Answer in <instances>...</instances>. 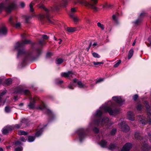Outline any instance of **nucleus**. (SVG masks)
<instances>
[{"instance_id": "obj_19", "label": "nucleus", "mask_w": 151, "mask_h": 151, "mask_svg": "<svg viewBox=\"0 0 151 151\" xmlns=\"http://www.w3.org/2000/svg\"><path fill=\"white\" fill-rule=\"evenodd\" d=\"M73 75H74L73 73L71 71H68L67 73H61V76L65 78L72 77Z\"/></svg>"}, {"instance_id": "obj_6", "label": "nucleus", "mask_w": 151, "mask_h": 151, "mask_svg": "<svg viewBox=\"0 0 151 151\" xmlns=\"http://www.w3.org/2000/svg\"><path fill=\"white\" fill-rule=\"evenodd\" d=\"M76 83L78 85V87L80 88H83L85 86V85L83 84L81 81H78L76 79H74L73 80V82L70 83L68 86V88L70 89H73V87L76 86Z\"/></svg>"}, {"instance_id": "obj_62", "label": "nucleus", "mask_w": 151, "mask_h": 151, "mask_svg": "<svg viewBox=\"0 0 151 151\" xmlns=\"http://www.w3.org/2000/svg\"><path fill=\"white\" fill-rule=\"evenodd\" d=\"M63 81L62 80H60L58 82H56L57 83H63Z\"/></svg>"}, {"instance_id": "obj_24", "label": "nucleus", "mask_w": 151, "mask_h": 151, "mask_svg": "<svg viewBox=\"0 0 151 151\" xmlns=\"http://www.w3.org/2000/svg\"><path fill=\"white\" fill-rule=\"evenodd\" d=\"M112 99L116 103L119 104H120L122 102V99L119 97H112Z\"/></svg>"}, {"instance_id": "obj_57", "label": "nucleus", "mask_w": 151, "mask_h": 151, "mask_svg": "<svg viewBox=\"0 0 151 151\" xmlns=\"http://www.w3.org/2000/svg\"><path fill=\"white\" fill-rule=\"evenodd\" d=\"M103 81V79H102V78H101V79H100L99 80H97L96 81V83H99V82H100L102 81Z\"/></svg>"}, {"instance_id": "obj_59", "label": "nucleus", "mask_w": 151, "mask_h": 151, "mask_svg": "<svg viewBox=\"0 0 151 151\" xmlns=\"http://www.w3.org/2000/svg\"><path fill=\"white\" fill-rule=\"evenodd\" d=\"M148 135L149 137L150 141L151 142V134L150 133H148Z\"/></svg>"}, {"instance_id": "obj_7", "label": "nucleus", "mask_w": 151, "mask_h": 151, "mask_svg": "<svg viewBox=\"0 0 151 151\" xmlns=\"http://www.w3.org/2000/svg\"><path fill=\"white\" fill-rule=\"evenodd\" d=\"M85 131V129L81 128L78 129L76 132L78 135L79 140L81 142L84 140L86 137V135Z\"/></svg>"}, {"instance_id": "obj_38", "label": "nucleus", "mask_w": 151, "mask_h": 151, "mask_svg": "<svg viewBox=\"0 0 151 151\" xmlns=\"http://www.w3.org/2000/svg\"><path fill=\"white\" fill-rule=\"evenodd\" d=\"M68 1L67 0H65L61 3V6L65 7L67 4Z\"/></svg>"}, {"instance_id": "obj_22", "label": "nucleus", "mask_w": 151, "mask_h": 151, "mask_svg": "<svg viewBox=\"0 0 151 151\" xmlns=\"http://www.w3.org/2000/svg\"><path fill=\"white\" fill-rule=\"evenodd\" d=\"M129 119L131 121H134V115L133 112L129 111L127 113Z\"/></svg>"}, {"instance_id": "obj_39", "label": "nucleus", "mask_w": 151, "mask_h": 151, "mask_svg": "<svg viewBox=\"0 0 151 151\" xmlns=\"http://www.w3.org/2000/svg\"><path fill=\"white\" fill-rule=\"evenodd\" d=\"M142 105L141 104H138L136 107L137 110L140 111L142 109Z\"/></svg>"}, {"instance_id": "obj_46", "label": "nucleus", "mask_w": 151, "mask_h": 151, "mask_svg": "<svg viewBox=\"0 0 151 151\" xmlns=\"http://www.w3.org/2000/svg\"><path fill=\"white\" fill-rule=\"evenodd\" d=\"M22 148L21 146L16 147L15 149V151H22Z\"/></svg>"}, {"instance_id": "obj_5", "label": "nucleus", "mask_w": 151, "mask_h": 151, "mask_svg": "<svg viewBox=\"0 0 151 151\" xmlns=\"http://www.w3.org/2000/svg\"><path fill=\"white\" fill-rule=\"evenodd\" d=\"M40 8L43 9L45 11L46 14H42L39 15V17L40 19H42L45 18H47L49 22L50 20L49 18V13L51 11H57L59 9V6L58 5H55L52 7L51 9L48 10L43 5H42L40 7Z\"/></svg>"}, {"instance_id": "obj_43", "label": "nucleus", "mask_w": 151, "mask_h": 151, "mask_svg": "<svg viewBox=\"0 0 151 151\" xmlns=\"http://www.w3.org/2000/svg\"><path fill=\"white\" fill-rule=\"evenodd\" d=\"M12 81L11 79H8L6 81V83L7 85H9L12 83Z\"/></svg>"}, {"instance_id": "obj_17", "label": "nucleus", "mask_w": 151, "mask_h": 151, "mask_svg": "<svg viewBox=\"0 0 151 151\" xmlns=\"http://www.w3.org/2000/svg\"><path fill=\"white\" fill-rule=\"evenodd\" d=\"M26 119H23L21 121V123L20 124H15L14 127L12 126L13 127H14V129L15 128H17V129H19L21 127V126L22 125H24V124H25L26 125L24 126V127H25L27 124L26 123Z\"/></svg>"}, {"instance_id": "obj_1", "label": "nucleus", "mask_w": 151, "mask_h": 151, "mask_svg": "<svg viewBox=\"0 0 151 151\" xmlns=\"http://www.w3.org/2000/svg\"><path fill=\"white\" fill-rule=\"evenodd\" d=\"M113 106V104L111 102L109 101L107 104L106 103L105 105H103L97 110L93 115V120L96 118L98 119L96 120H94V124L98 125L100 124L102 126L107 125L109 122V118L104 117L101 121L100 119V117L102 115L103 112H108L111 115L118 114L120 112V109H115L113 110L112 109Z\"/></svg>"}, {"instance_id": "obj_35", "label": "nucleus", "mask_w": 151, "mask_h": 151, "mask_svg": "<svg viewBox=\"0 0 151 151\" xmlns=\"http://www.w3.org/2000/svg\"><path fill=\"white\" fill-rule=\"evenodd\" d=\"M35 138L32 136H29L28 137V141L29 142H33L35 139Z\"/></svg>"}, {"instance_id": "obj_63", "label": "nucleus", "mask_w": 151, "mask_h": 151, "mask_svg": "<svg viewBox=\"0 0 151 151\" xmlns=\"http://www.w3.org/2000/svg\"><path fill=\"white\" fill-rule=\"evenodd\" d=\"M91 43L90 44H89V46H88V50H88H88H89V49H90V47H91Z\"/></svg>"}, {"instance_id": "obj_30", "label": "nucleus", "mask_w": 151, "mask_h": 151, "mask_svg": "<svg viewBox=\"0 0 151 151\" xmlns=\"http://www.w3.org/2000/svg\"><path fill=\"white\" fill-rule=\"evenodd\" d=\"M17 134L19 135H26L28 134V132L23 130H19L17 132Z\"/></svg>"}, {"instance_id": "obj_10", "label": "nucleus", "mask_w": 151, "mask_h": 151, "mask_svg": "<svg viewBox=\"0 0 151 151\" xmlns=\"http://www.w3.org/2000/svg\"><path fill=\"white\" fill-rule=\"evenodd\" d=\"M137 118L139 123L141 124L142 126L145 125L147 123V119L143 116L138 115L137 116Z\"/></svg>"}, {"instance_id": "obj_33", "label": "nucleus", "mask_w": 151, "mask_h": 151, "mask_svg": "<svg viewBox=\"0 0 151 151\" xmlns=\"http://www.w3.org/2000/svg\"><path fill=\"white\" fill-rule=\"evenodd\" d=\"M111 6V5L110 4H108L107 2L105 3L103 5V8L105 9H108L110 8Z\"/></svg>"}, {"instance_id": "obj_23", "label": "nucleus", "mask_w": 151, "mask_h": 151, "mask_svg": "<svg viewBox=\"0 0 151 151\" xmlns=\"http://www.w3.org/2000/svg\"><path fill=\"white\" fill-rule=\"evenodd\" d=\"M7 32V29L5 27L3 26L0 27V36L6 35Z\"/></svg>"}, {"instance_id": "obj_40", "label": "nucleus", "mask_w": 151, "mask_h": 151, "mask_svg": "<svg viewBox=\"0 0 151 151\" xmlns=\"http://www.w3.org/2000/svg\"><path fill=\"white\" fill-rule=\"evenodd\" d=\"M92 55L94 58H99L100 57V56L98 54L95 52L92 53Z\"/></svg>"}, {"instance_id": "obj_4", "label": "nucleus", "mask_w": 151, "mask_h": 151, "mask_svg": "<svg viewBox=\"0 0 151 151\" xmlns=\"http://www.w3.org/2000/svg\"><path fill=\"white\" fill-rule=\"evenodd\" d=\"M91 2H88L85 0H74V2L77 4L79 3L83 4L86 6L91 9L94 12H97L99 10V9L97 7L96 5L97 3V0H91Z\"/></svg>"}, {"instance_id": "obj_8", "label": "nucleus", "mask_w": 151, "mask_h": 151, "mask_svg": "<svg viewBox=\"0 0 151 151\" xmlns=\"http://www.w3.org/2000/svg\"><path fill=\"white\" fill-rule=\"evenodd\" d=\"M147 137L146 136L145 137L142 138L141 139V142L143 144L142 149L143 151H147L151 149V146L147 144Z\"/></svg>"}, {"instance_id": "obj_53", "label": "nucleus", "mask_w": 151, "mask_h": 151, "mask_svg": "<svg viewBox=\"0 0 151 151\" xmlns=\"http://www.w3.org/2000/svg\"><path fill=\"white\" fill-rule=\"evenodd\" d=\"M42 38L44 39H46L48 38V37L46 35H42Z\"/></svg>"}, {"instance_id": "obj_49", "label": "nucleus", "mask_w": 151, "mask_h": 151, "mask_svg": "<svg viewBox=\"0 0 151 151\" xmlns=\"http://www.w3.org/2000/svg\"><path fill=\"white\" fill-rule=\"evenodd\" d=\"M76 10L75 8H72L71 9L70 12L69 14H73V13L76 12Z\"/></svg>"}, {"instance_id": "obj_52", "label": "nucleus", "mask_w": 151, "mask_h": 151, "mask_svg": "<svg viewBox=\"0 0 151 151\" xmlns=\"http://www.w3.org/2000/svg\"><path fill=\"white\" fill-rule=\"evenodd\" d=\"M52 55V54L51 52H48L47 53L46 57L47 58H49Z\"/></svg>"}, {"instance_id": "obj_56", "label": "nucleus", "mask_w": 151, "mask_h": 151, "mask_svg": "<svg viewBox=\"0 0 151 151\" xmlns=\"http://www.w3.org/2000/svg\"><path fill=\"white\" fill-rule=\"evenodd\" d=\"M20 25L21 24L19 22H18L16 24L15 27L16 28H19L20 27Z\"/></svg>"}, {"instance_id": "obj_32", "label": "nucleus", "mask_w": 151, "mask_h": 151, "mask_svg": "<svg viewBox=\"0 0 151 151\" xmlns=\"http://www.w3.org/2000/svg\"><path fill=\"white\" fill-rule=\"evenodd\" d=\"M6 93V91H4L0 93V105H1L2 104V97H1L3 95H5Z\"/></svg>"}, {"instance_id": "obj_41", "label": "nucleus", "mask_w": 151, "mask_h": 151, "mask_svg": "<svg viewBox=\"0 0 151 151\" xmlns=\"http://www.w3.org/2000/svg\"><path fill=\"white\" fill-rule=\"evenodd\" d=\"M5 111L6 112L8 113L11 111V109L9 107L6 106L5 108Z\"/></svg>"}, {"instance_id": "obj_13", "label": "nucleus", "mask_w": 151, "mask_h": 151, "mask_svg": "<svg viewBox=\"0 0 151 151\" xmlns=\"http://www.w3.org/2000/svg\"><path fill=\"white\" fill-rule=\"evenodd\" d=\"M39 108L41 109H45L46 110V111L47 114H48L53 115V114L51 111L47 109L45 104L44 102H42L40 106L39 107Z\"/></svg>"}, {"instance_id": "obj_54", "label": "nucleus", "mask_w": 151, "mask_h": 151, "mask_svg": "<svg viewBox=\"0 0 151 151\" xmlns=\"http://www.w3.org/2000/svg\"><path fill=\"white\" fill-rule=\"evenodd\" d=\"M20 140L21 141L24 142H25L26 141V139H25V138L23 137H21L20 138Z\"/></svg>"}, {"instance_id": "obj_3", "label": "nucleus", "mask_w": 151, "mask_h": 151, "mask_svg": "<svg viewBox=\"0 0 151 151\" xmlns=\"http://www.w3.org/2000/svg\"><path fill=\"white\" fill-rule=\"evenodd\" d=\"M9 1L2 0V2L0 4V11L4 9L7 13H9L16 8L17 4L16 2L14 1L9 3Z\"/></svg>"}, {"instance_id": "obj_34", "label": "nucleus", "mask_w": 151, "mask_h": 151, "mask_svg": "<svg viewBox=\"0 0 151 151\" xmlns=\"http://www.w3.org/2000/svg\"><path fill=\"white\" fill-rule=\"evenodd\" d=\"M76 28L75 27H68L67 28V30L69 32H73L76 30Z\"/></svg>"}, {"instance_id": "obj_64", "label": "nucleus", "mask_w": 151, "mask_h": 151, "mask_svg": "<svg viewBox=\"0 0 151 151\" xmlns=\"http://www.w3.org/2000/svg\"><path fill=\"white\" fill-rule=\"evenodd\" d=\"M23 104H24L23 103H21L19 104V106H22L23 105Z\"/></svg>"}, {"instance_id": "obj_44", "label": "nucleus", "mask_w": 151, "mask_h": 151, "mask_svg": "<svg viewBox=\"0 0 151 151\" xmlns=\"http://www.w3.org/2000/svg\"><path fill=\"white\" fill-rule=\"evenodd\" d=\"M93 64L95 65H99L101 64H103L104 63V62H93Z\"/></svg>"}, {"instance_id": "obj_27", "label": "nucleus", "mask_w": 151, "mask_h": 151, "mask_svg": "<svg viewBox=\"0 0 151 151\" xmlns=\"http://www.w3.org/2000/svg\"><path fill=\"white\" fill-rule=\"evenodd\" d=\"M146 136L141 138V137L139 133H138L137 132H135L134 134V137L135 139L137 140H140L141 141L142 138L144 137H145Z\"/></svg>"}, {"instance_id": "obj_31", "label": "nucleus", "mask_w": 151, "mask_h": 151, "mask_svg": "<svg viewBox=\"0 0 151 151\" xmlns=\"http://www.w3.org/2000/svg\"><path fill=\"white\" fill-rule=\"evenodd\" d=\"M46 42L44 40H41L38 42V44L40 47H42L45 45Z\"/></svg>"}, {"instance_id": "obj_51", "label": "nucleus", "mask_w": 151, "mask_h": 151, "mask_svg": "<svg viewBox=\"0 0 151 151\" xmlns=\"http://www.w3.org/2000/svg\"><path fill=\"white\" fill-rule=\"evenodd\" d=\"M20 6L22 8H23L25 6V3L24 2H21L20 4Z\"/></svg>"}, {"instance_id": "obj_61", "label": "nucleus", "mask_w": 151, "mask_h": 151, "mask_svg": "<svg viewBox=\"0 0 151 151\" xmlns=\"http://www.w3.org/2000/svg\"><path fill=\"white\" fill-rule=\"evenodd\" d=\"M97 45V44L96 42H94L92 45V46L93 47H95L96 45Z\"/></svg>"}, {"instance_id": "obj_36", "label": "nucleus", "mask_w": 151, "mask_h": 151, "mask_svg": "<svg viewBox=\"0 0 151 151\" xmlns=\"http://www.w3.org/2000/svg\"><path fill=\"white\" fill-rule=\"evenodd\" d=\"M63 62V60L61 58H58L56 59V63L57 64H60Z\"/></svg>"}, {"instance_id": "obj_29", "label": "nucleus", "mask_w": 151, "mask_h": 151, "mask_svg": "<svg viewBox=\"0 0 151 151\" xmlns=\"http://www.w3.org/2000/svg\"><path fill=\"white\" fill-rule=\"evenodd\" d=\"M134 53V50L133 49H130L129 52L128 58V59H130L132 57Z\"/></svg>"}, {"instance_id": "obj_42", "label": "nucleus", "mask_w": 151, "mask_h": 151, "mask_svg": "<svg viewBox=\"0 0 151 151\" xmlns=\"http://www.w3.org/2000/svg\"><path fill=\"white\" fill-rule=\"evenodd\" d=\"M141 20L140 18H138L135 21H134L133 23H134V24L136 25H137L140 22Z\"/></svg>"}, {"instance_id": "obj_12", "label": "nucleus", "mask_w": 151, "mask_h": 151, "mask_svg": "<svg viewBox=\"0 0 151 151\" xmlns=\"http://www.w3.org/2000/svg\"><path fill=\"white\" fill-rule=\"evenodd\" d=\"M29 99V102L27 106L29 109H33L35 107V99L34 98H30Z\"/></svg>"}, {"instance_id": "obj_37", "label": "nucleus", "mask_w": 151, "mask_h": 151, "mask_svg": "<svg viewBox=\"0 0 151 151\" xmlns=\"http://www.w3.org/2000/svg\"><path fill=\"white\" fill-rule=\"evenodd\" d=\"M97 24L98 26L100 27L102 30H103L104 29V25L103 24H101L99 22H98Z\"/></svg>"}, {"instance_id": "obj_2", "label": "nucleus", "mask_w": 151, "mask_h": 151, "mask_svg": "<svg viewBox=\"0 0 151 151\" xmlns=\"http://www.w3.org/2000/svg\"><path fill=\"white\" fill-rule=\"evenodd\" d=\"M22 40L21 42H17L15 45V48L18 50L17 57H19L22 55H24L26 59H31L34 60L36 59L35 56L37 57L41 52L40 49H37L32 52L25 53L23 49H20L25 44H30L31 42L29 40H26L27 35L25 33H24L21 35Z\"/></svg>"}, {"instance_id": "obj_15", "label": "nucleus", "mask_w": 151, "mask_h": 151, "mask_svg": "<svg viewBox=\"0 0 151 151\" xmlns=\"http://www.w3.org/2000/svg\"><path fill=\"white\" fill-rule=\"evenodd\" d=\"M14 127L12 126H9L3 128L2 130L3 134H6L9 131L13 129Z\"/></svg>"}, {"instance_id": "obj_18", "label": "nucleus", "mask_w": 151, "mask_h": 151, "mask_svg": "<svg viewBox=\"0 0 151 151\" xmlns=\"http://www.w3.org/2000/svg\"><path fill=\"white\" fill-rule=\"evenodd\" d=\"M132 147V145L130 143H127L123 146V151H129Z\"/></svg>"}, {"instance_id": "obj_25", "label": "nucleus", "mask_w": 151, "mask_h": 151, "mask_svg": "<svg viewBox=\"0 0 151 151\" xmlns=\"http://www.w3.org/2000/svg\"><path fill=\"white\" fill-rule=\"evenodd\" d=\"M39 128L40 129L39 131H37L36 133L35 134V137H38L41 135L43 130V129L44 128V127L41 128L40 126Z\"/></svg>"}, {"instance_id": "obj_11", "label": "nucleus", "mask_w": 151, "mask_h": 151, "mask_svg": "<svg viewBox=\"0 0 151 151\" xmlns=\"http://www.w3.org/2000/svg\"><path fill=\"white\" fill-rule=\"evenodd\" d=\"M16 92L17 93L24 94L25 95H29L30 94V92L28 90H23L22 88H17Z\"/></svg>"}, {"instance_id": "obj_14", "label": "nucleus", "mask_w": 151, "mask_h": 151, "mask_svg": "<svg viewBox=\"0 0 151 151\" xmlns=\"http://www.w3.org/2000/svg\"><path fill=\"white\" fill-rule=\"evenodd\" d=\"M99 137L100 139H102V140L99 143V145L102 147H106L108 144L107 142L103 139V137L102 135H101V137L99 136Z\"/></svg>"}, {"instance_id": "obj_20", "label": "nucleus", "mask_w": 151, "mask_h": 151, "mask_svg": "<svg viewBox=\"0 0 151 151\" xmlns=\"http://www.w3.org/2000/svg\"><path fill=\"white\" fill-rule=\"evenodd\" d=\"M108 148L109 150L114 151H116V150H120V149L115 144H111L110 145Z\"/></svg>"}, {"instance_id": "obj_45", "label": "nucleus", "mask_w": 151, "mask_h": 151, "mask_svg": "<svg viewBox=\"0 0 151 151\" xmlns=\"http://www.w3.org/2000/svg\"><path fill=\"white\" fill-rule=\"evenodd\" d=\"M121 61L120 60H119L114 65V68H116L121 63Z\"/></svg>"}, {"instance_id": "obj_21", "label": "nucleus", "mask_w": 151, "mask_h": 151, "mask_svg": "<svg viewBox=\"0 0 151 151\" xmlns=\"http://www.w3.org/2000/svg\"><path fill=\"white\" fill-rule=\"evenodd\" d=\"M69 16L73 19L75 23H77L80 20V19L78 17L75 15L74 14H69Z\"/></svg>"}, {"instance_id": "obj_9", "label": "nucleus", "mask_w": 151, "mask_h": 151, "mask_svg": "<svg viewBox=\"0 0 151 151\" xmlns=\"http://www.w3.org/2000/svg\"><path fill=\"white\" fill-rule=\"evenodd\" d=\"M144 104L146 107L147 111V117L149 119V124H151V113L150 112V106L148 101H145Z\"/></svg>"}, {"instance_id": "obj_16", "label": "nucleus", "mask_w": 151, "mask_h": 151, "mask_svg": "<svg viewBox=\"0 0 151 151\" xmlns=\"http://www.w3.org/2000/svg\"><path fill=\"white\" fill-rule=\"evenodd\" d=\"M112 19L116 25L117 26L119 24L120 22L117 15L113 14L112 16Z\"/></svg>"}, {"instance_id": "obj_48", "label": "nucleus", "mask_w": 151, "mask_h": 151, "mask_svg": "<svg viewBox=\"0 0 151 151\" xmlns=\"http://www.w3.org/2000/svg\"><path fill=\"white\" fill-rule=\"evenodd\" d=\"M13 18L12 17H10L9 19V21L11 24L12 25H13L14 24V23L12 21L13 20Z\"/></svg>"}, {"instance_id": "obj_28", "label": "nucleus", "mask_w": 151, "mask_h": 151, "mask_svg": "<svg viewBox=\"0 0 151 151\" xmlns=\"http://www.w3.org/2000/svg\"><path fill=\"white\" fill-rule=\"evenodd\" d=\"M37 0H35L33 1L32 2L29 4L30 7V11L32 12L34 11V9L33 8V6L35 4V2Z\"/></svg>"}, {"instance_id": "obj_60", "label": "nucleus", "mask_w": 151, "mask_h": 151, "mask_svg": "<svg viewBox=\"0 0 151 151\" xmlns=\"http://www.w3.org/2000/svg\"><path fill=\"white\" fill-rule=\"evenodd\" d=\"M145 13H141L140 14V17H142L143 16H144L145 15Z\"/></svg>"}, {"instance_id": "obj_58", "label": "nucleus", "mask_w": 151, "mask_h": 151, "mask_svg": "<svg viewBox=\"0 0 151 151\" xmlns=\"http://www.w3.org/2000/svg\"><path fill=\"white\" fill-rule=\"evenodd\" d=\"M15 144L17 145H21V142L19 141H17L15 142Z\"/></svg>"}, {"instance_id": "obj_26", "label": "nucleus", "mask_w": 151, "mask_h": 151, "mask_svg": "<svg viewBox=\"0 0 151 151\" xmlns=\"http://www.w3.org/2000/svg\"><path fill=\"white\" fill-rule=\"evenodd\" d=\"M130 129L129 126L123 121V132H127Z\"/></svg>"}, {"instance_id": "obj_55", "label": "nucleus", "mask_w": 151, "mask_h": 151, "mask_svg": "<svg viewBox=\"0 0 151 151\" xmlns=\"http://www.w3.org/2000/svg\"><path fill=\"white\" fill-rule=\"evenodd\" d=\"M93 131L96 133H97L99 131V129L96 128H94L93 129Z\"/></svg>"}, {"instance_id": "obj_47", "label": "nucleus", "mask_w": 151, "mask_h": 151, "mask_svg": "<svg viewBox=\"0 0 151 151\" xmlns=\"http://www.w3.org/2000/svg\"><path fill=\"white\" fill-rule=\"evenodd\" d=\"M116 132V129H113L111 131V135H114Z\"/></svg>"}, {"instance_id": "obj_50", "label": "nucleus", "mask_w": 151, "mask_h": 151, "mask_svg": "<svg viewBox=\"0 0 151 151\" xmlns=\"http://www.w3.org/2000/svg\"><path fill=\"white\" fill-rule=\"evenodd\" d=\"M138 96L137 94H135L133 97V99L134 100L136 101L138 98Z\"/></svg>"}]
</instances>
